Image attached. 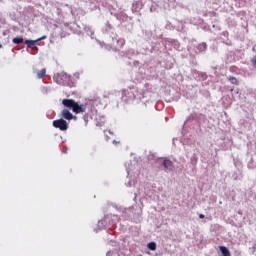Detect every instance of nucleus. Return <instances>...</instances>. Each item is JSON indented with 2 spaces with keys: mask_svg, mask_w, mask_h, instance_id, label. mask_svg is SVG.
<instances>
[{
  "mask_svg": "<svg viewBox=\"0 0 256 256\" xmlns=\"http://www.w3.org/2000/svg\"><path fill=\"white\" fill-rule=\"evenodd\" d=\"M62 105H64V107L67 109H72L73 113H85V108H83V106L79 105V103L75 102L73 99H63Z\"/></svg>",
  "mask_w": 256,
  "mask_h": 256,
  "instance_id": "f257e3e1",
  "label": "nucleus"
},
{
  "mask_svg": "<svg viewBox=\"0 0 256 256\" xmlns=\"http://www.w3.org/2000/svg\"><path fill=\"white\" fill-rule=\"evenodd\" d=\"M53 127L60 129V131H67V129H69V124L63 119H58L53 121Z\"/></svg>",
  "mask_w": 256,
  "mask_h": 256,
  "instance_id": "f03ea898",
  "label": "nucleus"
},
{
  "mask_svg": "<svg viewBox=\"0 0 256 256\" xmlns=\"http://www.w3.org/2000/svg\"><path fill=\"white\" fill-rule=\"evenodd\" d=\"M163 167L167 170V171H173V162L171 160L165 159L163 161Z\"/></svg>",
  "mask_w": 256,
  "mask_h": 256,
  "instance_id": "7ed1b4c3",
  "label": "nucleus"
},
{
  "mask_svg": "<svg viewBox=\"0 0 256 256\" xmlns=\"http://www.w3.org/2000/svg\"><path fill=\"white\" fill-rule=\"evenodd\" d=\"M61 115L63 119H66L67 121H71V119H73V115L67 109L62 110Z\"/></svg>",
  "mask_w": 256,
  "mask_h": 256,
  "instance_id": "20e7f679",
  "label": "nucleus"
},
{
  "mask_svg": "<svg viewBox=\"0 0 256 256\" xmlns=\"http://www.w3.org/2000/svg\"><path fill=\"white\" fill-rule=\"evenodd\" d=\"M37 41H41V39H38V40H26L25 41V45H27V47L29 49H33V47H35L37 45Z\"/></svg>",
  "mask_w": 256,
  "mask_h": 256,
  "instance_id": "39448f33",
  "label": "nucleus"
},
{
  "mask_svg": "<svg viewBox=\"0 0 256 256\" xmlns=\"http://www.w3.org/2000/svg\"><path fill=\"white\" fill-rule=\"evenodd\" d=\"M219 249L223 256H231V252H229V249H227V247L220 246Z\"/></svg>",
  "mask_w": 256,
  "mask_h": 256,
  "instance_id": "423d86ee",
  "label": "nucleus"
},
{
  "mask_svg": "<svg viewBox=\"0 0 256 256\" xmlns=\"http://www.w3.org/2000/svg\"><path fill=\"white\" fill-rule=\"evenodd\" d=\"M46 75H47V70L45 68L37 72L38 79H43Z\"/></svg>",
  "mask_w": 256,
  "mask_h": 256,
  "instance_id": "0eeeda50",
  "label": "nucleus"
},
{
  "mask_svg": "<svg viewBox=\"0 0 256 256\" xmlns=\"http://www.w3.org/2000/svg\"><path fill=\"white\" fill-rule=\"evenodd\" d=\"M12 43H14L15 45H21V43H23V37L13 38Z\"/></svg>",
  "mask_w": 256,
  "mask_h": 256,
  "instance_id": "6e6552de",
  "label": "nucleus"
},
{
  "mask_svg": "<svg viewBox=\"0 0 256 256\" xmlns=\"http://www.w3.org/2000/svg\"><path fill=\"white\" fill-rule=\"evenodd\" d=\"M148 249H150V251H156L157 244L155 242L148 243Z\"/></svg>",
  "mask_w": 256,
  "mask_h": 256,
  "instance_id": "1a4fd4ad",
  "label": "nucleus"
},
{
  "mask_svg": "<svg viewBox=\"0 0 256 256\" xmlns=\"http://www.w3.org/2000/svg\"><path fill=\"white\" fill-rule=\"evenodd\" d=\"M229 81L232 83V85H239V81L234 76H230Z\"/></svg>",
  "mask_w": 256,
  "mask_h": 256,
  "instance_id": "9d476101",
  "label": "nucleus"
},
{
  "mask_svg": "<svg viewBox=\"0 0 256 256\" xmlns=\"http://www.w3.org/2000/svg\"><path fill=\"white\" fill-rule=\"evenodd\" d=\"M199 219H205V215L204 214H199Z\"/></svg>",
  "mask_w": 256,
  "mask_h": 256,
  "instance_id": "9b49d317",
  "label": "nucleus"
},
{
  "mask_svg": "<svg viewBox=\"0 0 256 256\" xmlns=\"http://www.w3.org/2000/svg\"><path fill=\"white\" fill-rule=\"evenodd\" d=\"M251 62H252L254 65H256V57H254V58L251 60Z\"/></svg>",
  "mask_w": 256,
  "mask_h": 256,
  "instance_id": "f8f14e48",
  "label": "nucleus"
},
{
  "mask_svg": "<svg viewBox=\"0 0 256 256\" xmlns=\"http://www.w3.org/2000/svg\"><path fill=\"white\" fill-rule=\"evenodd\" d=\"M231 92H233V89H230Z\"/></svg>",
  "mask_w": 256,
  "mask_h": 256,
  "instance_id": "ddd939ff",
  "label": "nucleus"
}]
</instances>
